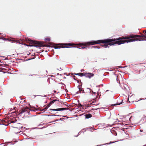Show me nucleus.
<instances>
[{
  "label": "nucleus",
  "mask_w": 146,
  "mask_h": 146,
  "mask_svg": "<svg viewBox=\"0 0 146 146\" xmlns=\"http://www.w3.org/2000/svg\"><path fill=\"white\" fill-rule=\"evenodd\" d=\"M43 75L42 73H41L40 71H38V74H30L29 75V78L30 79H32L33 76H42Z\"/></svg>",
  "instance_id": "9d476101"
},
{
  "label": "nucleus",
  "mask_w": 146,
  "mask_h": 146,
  "mask_svg": "<svg viewBox=\"0 0 146 146\" xmlns=\"http://www.w3.org/2000/svg\"><path fill=\"white\" fill-rule=\"evenodd\" d=\"M29 105L30 106V107L31 108H32L31 109H30L29 107H26L25 108H23L21 110H20L19 112V115H21V114L25 112H27V113H28L29 112V111H28V110H30L31 111H34V110H33V107H32L31 106Z\"/></svg>",
  "instance_id": "423d86ee"
},
{
  "label": "nucleus",
  "mask_w": 146,
  "mask_h": 146,
  "mask_svg": "<svg viewBox=\"0 0 146 146\" xmlns=\"http://www.w3.org/2000/svg\"><path fill=\"white\" fill-rule=\"evenodd\" d=\"M119 101H117V103L115 104H112V106H116V105H120L121 104H122V101H123V100H119Z\"/></svg>",
  "instance_id": "f8f14e48"
},
{
  "label": "nucleus",
  "mask_w": 146,
  "mask_h": 146,
  "mask_svg": "<svg viewBox=\"0 0 146 146\" xmlns=\"http://www.w3.org/2000/svg\"><path fill=\"white\" fill-rule=\"evenodd\" d=\"M121 44L125 42L128 43L133 41L146 40V34L143 36L130 35L125 36H122L119 37Z\"/></svg>",
  "instance_id": "f03ea898"
},
{
  "label": "nucleus",
  "mask_w": 146,
  "mask_h": 146,
  "mask_svg": "<svg viewBox=\"0 0 146 146\" xmlns=\"http://www.w3.org/2000/svg\"><path fill=\"white\" fill-rule=\"evenodd\" d=\"M50 106H49V104H48L47 106H46L44 109H42L41 110L42 111H45Z\"/></svg>",
  "instance_id": "2eb2a0df"
},
{
  "label": "nucleus",
  "mask_w": 146,
  "mask_h": 146,
  "mask_svg": "<svg viewBox=\"0 0 146 146\" xmlns=\"http://www.w3.org/2000/svg\"><path fill=\"white\" fill-rule=\"evenodd\" d=\"M93 47H94V48H96L97 47V46H92Z\"/></svg>",
  "instance_id": "bb28decb"
},
{
  "label": "nucleus",
  "mask_w": 146,
  "mask_h": 146,
  "mask_svg": "<svg viewBox=\"0 0 146 146\" xmlns=\"http://www.w3.org/2000/svg\"><path fill=\"white\" fill-rule=\"evenodd\" d=\"M82 92L85 93V95H90L92 94V92H93L90 89L87 88L86 90H85V92L83 91Z\"/></svg>",
  "instance_id": "0eeeda50"
},
{
  "label": "nucleus",
  "mask_w": 146,
  "mask_h": 146,
  "mask_svg": "<svg viewBox=\"0 0 146 146\" xmlns=\"http://www.w3.org/2000/svg\"><path fill=\"white\" fill-rule=\"evenodd\" d=\"M45 40L47 41H50V39L49 38H45Z\"/></svg>",
  "instance_id": "f3484780"
},
{
  "label": "nucleus",
  "mask_w": 146,
  "mask_h": 146,
  "mask_svg": "<svg viewBox=\"0 0 146 146\" xmlns=\"http://www.w3.org/2000/svg\"><path fill=\"white\" fill-rule=\"evenodd\" d=\"M1 66V65L0 64V66Z\"/></svg>",
  "instance_id": "7c9ffc66"
},
{
  "label": "nucleus",
  "mask_w": 146,
  "mask_h": 146,
  "mask_svg": "<svg viewBox=\"0 0 146 146\" xmlns=\"http://www.w3.org/2000/svg\"><path fill=\"white\" fill-rule=\"evenodd\" d=\"M93 103H91V104H92V105H94V104H93Z\"/></svg>",
  "instance_id": "c85d7f7f"
},
{
  "label": "nucleus",
  "mask_w": 146,
  "mask_h": 146,
  "mask_svg": "<svg viewBox=\"0 0 146 146\" xmlns=\"http://www.w3.org/2000/svg\"><path fill=\"white\" fill-rule=\"evenodd\" d=\"M13 119H0V123L5 125H7L11 123H14L17 121L16 119H15V120H13Z\"/></svg>",
  "instance_id": "7ed1b4c3"
},
{
  "label": "nucleus",
  "mask_w": 146,
  "mask_h": 146,
  "mask_svg": "<svg viewBox=\"0 0 146 146\" xmlns=\"http://www.w3.org/2000/svg\"><path fill=\"white\" fill-rule=\"evenodd\" d=\"M60 119H63V118H60Z\"/></svg>",
  "instance_id": "f704fd0d"
},
{
  "label": "nucleus",
  "mask_w": 146,
  "mask_h": 146,
  "mask_svg": "<svg viewBox=\"0 0 146 146\" xmlns=\"http://www.w3.org/2000/svg\"><path fill=\"white\" fill-rule=\"evenodd\" d=\"M64 104L67 107H69L68 106V105H67L66 104Z\"/></svg>",
  "instance_id": "6ab92c4d"
},
{
  "label": "nucleus",
  "mask_w": 146,
  "mask_h": 146,
  "mask_svg": "<svg viewBox=\"0 0 146 146\" xmlns=\"http://www.w3.org/2000/svg\"><path fill=\"white\" fill-rule=\"evenodd\" d=\"M132 117H132V116L131 115V116L129 118V119H131V118Z\"/></svg>",
  "instance_id": "b1692460"
},
{
  "label": "nucleus",
  "mask_w": 146,
  "mask_h": 146,
  "mask_svg": "<svg viewBox=\"0 0 146 146\" xmlns=\"http://www.w3.org/2000/svg\"><path fill=\"white\" fill-rule=\"evenodd\" d=\"M54 115V116H59V115Z\"/></svg>",
  "instance_id": "cd10ccee"
},
{
  "label": "nucleus",
  "mask_w": 146,
  "mask_h": 146,
  "mask_svg": "<svg viewBox=\"0 0 146 146\" xmlns=\"http://www.w3.org/2000/svg\"><path fill=\"white\" fill-rule=\"evenodd\" d=\"M143 32L144 33H146V31H143Z\"/></svg>",
  "instance_id": "4be33fe9"
},
{
  "label": "nucleus",
  "mask_w": 146,
  "mask_h": 146,
  "mask_svg": "<svg viewBox=\"0 0 146 146\" xmlns=\"http://www.w3.org/2000/svg\"><path fill=\"white\" fill-rule=\"evenodd\" d=\"M16 118V117H14L12 119H14V118L15 119Z\"/></svg>",
  "instance_id": "c756f323"
},
{
  "label": "nucleus",
  "mask_w": 146,
  "mask_h": 146,
  "mask_svg": "<svg viewBox=\"0 0 146 146\" xmlns=\"http://www.w3.org/2000/svg\"><path fill=\"white\" fill-rule=\"evenodd\" d=\"M75 77H76V76H74V79H75Z\"/></svg>",
  "instance_id": "393cba45"
},
{
  "label": "nucleus",
  "mask_w": 146,
  "mask_h": 146,
  "mask_svg": "<svg viewBox=\"0 0 146 146\" xmlns=\"http://www.w3.org/2000/svg\"><path fill=\"white\" fill-rule=\"evenodd\" d=\"M82 106L80 104H78V107L80 108Z\"/></svg>",
  "instance_id": "a211bd4d"
},
{
  "label": "nucleus",
  "mask_w": 146,
  "mask_h": 146,
  "mask_svg": "<svg viewBox=\"0 0 146 146\" xmlns=\"http://www.w3.org/2000/svg\"><path fill=\"white\" fill-rule=\"evenodd\" d=\"M74 44L71 43H65L63 44H59L56 45L54 44V46L53 47L55 49L63 48H64V47H63V46H66V47H69V46L73 45Z\"/></svg>",
  "instance_id": "39448f33"
},
{
  "label": "nucleus",
  "mask_w": 146,
  "mask_h": 146,
  "mask_svg": "<svg viewBox=\"0 0 146 146\" xmlns=\"http://www.w3.org/2000/svg\"><path fill=\"white\" fill-rule=\"evenodd\" d=\"M3 40H5L6 39L5 38H4L3 39Z\"/></svg>",
  "instance_id": "a878e982"
},
{
  "label": "nucleus",
  "mask_w": 146,
  "mask_h": 146,
  "mask_svg": "<svg viewBox=\"0 0 146 146\" xmlns=\"http://www.w3.org/2000/svg\"><path fill=\"white\" fill-rule=\"evenodd\" d=\"M94 74L90 73L84 72V76L90 78L91 77L94 76Z\"/></svg>",
  "instance_id": "6e6552de"
},
{
  "label": "nucleus",
  "mask_w": 146,
  "mask_h": 146,
  "mask_svg": "<svg viewBox=\"0 0 146 146\" xmlns=\"http://www.w3.org/2000/svg\"><path fill=\"white\" fill-rule=\"evenodd\" d=\"M78 74L79 76H84V72L83 73H78Z\"/></svg>",
  "instance_id": "dca6fc26"
},
{
  "label": "nucleus",
  "mask_w": 146,
  "mask_h": 146,
  "mask_svg": "<svg viewBox=\"0 0 146 146\" xmlns=\"http://www.w3.org/2000/svg\"><path fill=\"white\" fill-rule=\"evenodd\" d=\"M119 37L116 38H112L106 39L103 40H92L86 43H80L78 44L80 46H84L81 48L77 47L78 48H82L83 49L86 48V46L89 45H93L97 44L104 43V46L106 47L108 46V45L111 46L114 44H117L118 45L121 44L120 39H119Z\"/></svg>",
  "instance_id": "f257e3e1"
},
{
  "label": "nucleus",
  "mask_w": 146,
  "mask_h": 146,
  "mask_svg": "<svg viewBox=\"0 0 146 146\" xmlns=\"http://www.w3.org/2000/svg\"><path fill=\"white\" fill-rule=\"evenodd\" d=\"M84 116L85 117L86 119H88L90 118H91L92 117V115L89 113L85 114Z\"/></svg>",
  "instance_id": "ddd939ff"
},
{
  "label": "nucleus",
  "mask_w": 146,
  "mask_h": 146,
  "mask_svg": "<svg viewBox=\"0 0 146 146\" xmlns=\"http://www.w3.org/2000/svg\"><path fill=\"white\" fill-rule=\"evenodd\" d=\"M55 102L57 104H59V101L58 100H54L50 102L48 104H49V106H50V105L52 104H54Z\"/></svg>",
  "instance_id": "9b49d317"
},
{
  "label": "nucleus",
  "mask_w": 146,
  "mask_h": 146,
  "mask_svg": "<svg viewBox=\"0 0 146 146\" xmlns=\"http://www.w3.org/2000/svg\"><path fill=\"white\" fill-rule=\"evenodd\" d=\"M3 119H6V118H4Z\"/></svg>",
  "instance_id": "473e14b6"
},
{
  "label": "nucleus",
  "mask_w": 146,
  "mask_h": 146,
  "mask_svg": "<svg viewBox=\"0 0 146 146\" xmlns=\"http://www.w3.org/2000/svg\"><path fill=\"white\" fill-rule=\"evenodd\" d=\"M30 42L31 43L34 44V45H30V46H46L44 43L41 42H40L37 41H34L33 40H30Z\"/></svg>",
  "instance_id": "20e7f679"
},
{
  "label": "nucleus",
  "mask_w": 146,
  "mask_h": 146,
  "mask_svg": "<svg viewBox=\"0 0 146 146\" xmlns=\"http://www.w3.org/2000/svg\"><path fill=\"white\" fill-rule=\"evenodd\" d=\"M78 89L79 90V92H78V93H81V92L83 91V90L81 88V86L80 85H78Z\"/></svg>",
  "instance_id": "4468645a"
},
{
  "label": "nucleus",
  "mask_w": 146,
  "mask_h": 146,
  "mask_svg": "<svg viewBox=\"0 0 146 146\" xmlns=\"http://www.w3.org/2000/svg\"><path fill=\"white\" fill-rule=\"evenodd\" d=\"M17 42H19V43H20V44H21V43L20 42V41H19V40H17Z\"/></svg>",
  "instance_id": "aec40b11"
},
{
  "label": "nucleus",
  "mask_w": 146,
  "mask_h": 146,
  "mask_svg": "<svg viewBox=\"0 0 146 146\" xmlns=\"http://www.w3.org/2000/svg\"><path fill=\"white\" fill-rule=\"evenodd\" d=\"M140 70H139V73L140 72Z\"/></svg>",
  "instance_id": "72a5a7b5"
},
{
  "label": "nucleus",
  "mask_w": 146,
  "mask_h": 146,
  "mask_svg": "<svg viewBox=\"0 0 146 146\" xmlns=\"http://www.w3.org/2000/svg\"><path fill=\"white\" fill-rule=\"evenodd\" d=\"M9 41H11L13 40H12L11 39H9Z\"/></svg>",
  "instance_id": "5701e85b"
},
{
  "label": "nucleus",
  "mask_w": 146,
  "mask_h": 146,
  "mask_svg": "<svg viewBox=\"0 0 146 146\" xmlns=\"http://www.w3.org/2000/svg\"><path fill=\"white\" fill-rule=\"evenodd\" d=\"M74 74L76 75H78V73L76 74L75 73H74Z\"/></svg>",
  "instance_id": "412c9836"
},
{
  "label": "nucleus",
  "mask_w": 146,
  "mask_h": 146,
  "mask_svg": "<svg viewBox=\"0 0 146 146\" xmlns=\"http://www.w3.org/2000/svg\"><path fill=\"white\" fill-rule=\"evenodd\" d=\"M108 91V90H106V92L107 91Z\"/></svg>",
  "instance_id": "2f4dec72"
},
{
  "label": "nucleus",
  "mask_w": 146,
  "mask_h": 146,
  "mask_svg": "<svg viewBox=\"0 0 146 146\" xmlns=\"http://www.w3.org/2000/svg\"><path fill=\"white\" fill-rule=\"evenodd\" d=\"M68 109H69V108H57V109H50V110L54 111H59L66 110H68Z\"/></svg>",
  "instance_id": "1a4fd4ad"
}]
</instances>
